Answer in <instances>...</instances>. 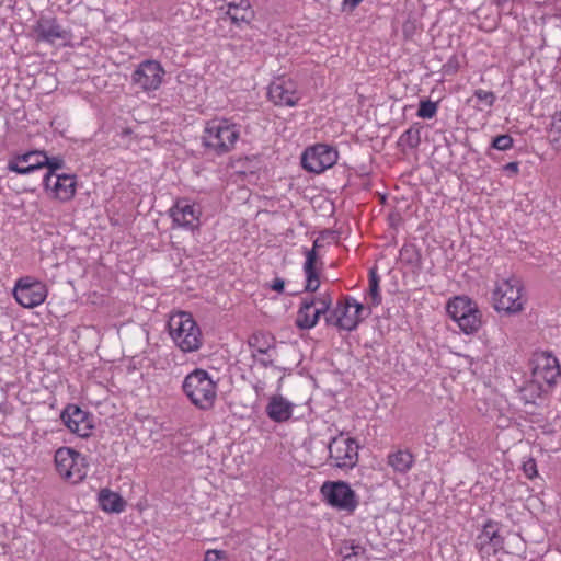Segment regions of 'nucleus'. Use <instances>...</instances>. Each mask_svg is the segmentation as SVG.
I'll list each match as a JSON object with an SVG mask.
<instances>
[{
  "instance_id": "obj_1",
  "label": "nucleus",
  "mask_w": 561,
  "mask_h": 561,
  "mask_svg": "<svg viewBox=\"0 0 561 561\" xmlns=\"http://www.w3.org/2000/svg\"><path fill=\"white\" fill-rule=\"evenodd\" d=\"M182 390L190 402L202 411L210 410L217 398V383L202 368H195L182 382Z\"/></svg>"
},
{
  "instance_id": "obj_2",
  "label": "nucleus",
  "mask_w": 561,
  "mask_h": 561,
  "mask_svg": "<svg viewBox=\"0 0 561 561\" xmlns=\"http://www.w3.org/2000/svg\"><path fill=\"white\" fill-rule=\"evenodd\" d=\"M240 137V128L228 119H213L205 126L202 144L217 156L230 152Z\"/></svg>"
},
{
  "instance_id": "obj_3",
  "label": "nucleus",
  "mask_w": 561,
  "mask_h": 561,
  "mask_svg": "<svg viewBox=\"0 0 561 561\" xmlns=\"http://www.w3.org/2000/svg\"><path fill=\"white\" fill-rule=\"evenodd\" d=\"M168 328L173 342L183 352H195L202 346V333L191 313L180 311L172 314Z\"/></svg>"
},
{
  "instance_id": "obj_4",
  "label": "nucleus",
  "mask_w": 561,
  "mask_h": 561,
  "mask_svg": "<svg viewBox=\"0 0 561 561\" xmlns=\"http://www.w3.org/2000/svg\"><path fill=\"white\" fill-rule=\"evenodd\" d=\"M522 289L517 278L503 280L496 286L492 295L494 309L507 316L520 312L524 309Z\"/></svg>"
},
{
  "instance_id": "obj_5",
  "label": "nucleus",
  "mask_w": 561,
  "mask_h": 561,
  "mask_svg": "<svg viewBox=\"0 0 561 561\" xmlns=\"http://www.w3.org/2000/svg\"><path fill=\"white\" fill-rule=\"evenodd\" d=\"M359 446L354 438H344L343 433L332 437L328 444L329 458L333 460V467L342 470H351L358 463Z\"/></svg>"
},
{
  "instance_id": "obj_6",
  "label": "nucleus",
  "mask_w": 561,
  "mask_h": 561,
  "mask_svg": "<svg viewBox=\"0 0 561 561\" xmlns=\"http://www.w3.org/2000/svg\"><path fill=\"white\" fill-rule=\"evenodd\" d=\"M321 493L329 505L340 511L353 513L358 506V496L345 481H325Z\"/></svg>"
},
{
  "instance_id": "obj_7",
  "label": "nucleus",
  "mask_w": 561,
  "mask_h": 561,
  "mask_svg": "<svg viewBox=\"0 0 561 561\" xmlns=\"http://www.w3.org/2000/svg\"><path fill=\"white\" fill-rule=\"evenodd\" d=\"M339 158L337 150L325 144H317L307 148L301 156V165L312 173H322L333 167Z\"/></svg>"
},
{
  "instance_id": "obj_8",
  "label": "nucleus",
  "mask_w": 561,
  "mask_h": 561,
  "mask_svg": "<svg viewBox=\"0 0 561 561\" xmlns=\"http://www.w3.org/2000/svg\"><path fill=\"white\" fill-rule=\"evenodd\" d=\"M13 296L22 307L34 308L45 301L47 287L43 282L33 277H21L15 283Z\"/></svg>"
},
{
  "instance_id": "obj_9",
  "label": "nucleus",
  "mask_w": 561,
  "mask_h": 561,
  "mask_svg": "<svg viewBox=\"0 0 561 561\" xmlns=\"http://www.w3.org/2000/svg\"><path fill=\"white\" fill-rule=\"evenodd\" d=\"M164 75L165 71L159 61L147 59L134 70L131 82L144 92L156 91L160 88Z\"/></svg>"
},
{
  "instance_id": "obj_10",
  "label": "nucleus",
  "mask_w": 561,
  "mask_h": 561,
  "mask_svg": "<svg viewBox=\"0 0 561 561\" xmlns=\"http://www.w3.org/2000/svg\"><path fill=\"white\" fill-rule=\"evenodd\" d=\"M501 524L488 519L480 534L477 536L474 546L482 558L495 556L504 548V537L500 534Z\"/></svg>"
},
{
  "instance_id": "obj_11",
  "label": "nucleus",
  "mask_w": 561,
  "mask_h": 561,
  "mask_svg": "<svg viewBox=\"0 0 561 561\" xmlns=\"http://www.w3.org/2000/svg\"><path fill=\"white\" fill-rule=\"evenodd\" d=\"M60 419L71 433L82 438L89 437L94 427L91 414L75 404H68Z\"/></svg>"
},
{
  "instance_id": "obj_12",
  "label": "nucleus",
  "mask_w": 561,
  "mask_h": 561,
  "mask_svg": "<svg viewBox=\"0 0 561 561\" xmlns=\"http://www.w3.org/2000/svg\"><path fill=\"white\" fill-rule=\"evenodd\" d=\"M32 33L36 42L51 45L69 37V32L58 23L55 16L50 15H41L32 26Z\"/></svg>"
},
{
  "instance_id": "obj_13",
  "label": "nucleus",
  "mask_w": 561,
  "mask_h": 561,
  "mask_svg": "<svg viewBox=\"0 0 561 561\" xmlns=\"http://www.w3.org/2000/svg\"><path fill=\"white\" fill-rule=\"evenodd\" d=\"M268 99L277 106H296L301 99V93L296 84L289 80L274 81L268 87Z\"/></svg>"
},
{
  "instance_id": "obj_14",
  "label": "nucleus",
  "mask_w": 561,
  "mask_h": 561,
  "mask_svg": "<svg viewBox=\"0 0 561 561\" xmlns=\"http://www.w3.org/2000/svg\"><path fill=\"white\" fill-rule=\"evenodd\" d=\"M170 216L174 225L193 231L199 226L201 209L186 199H179L170 209Z\"/></svg>"
},
{
  "instance_id": "obj_15",
  "label": "nucleus",
  "mask_w": 561,
  "mask_h": 561,
  "mask_svg": "<svg viewBox=\"0 0 561 561\" xmlns=\"http://www.w3.org/2000/svg\"><path fill=\"white\" fill-rule=\"evenodd\" d=\"M76 175L75 174H59L51 178L49 185H44L46 191H50L53 196L60 202H68L73 198L76 194Z\"/></svg>"
},
{
  "instance_id": "obj_16",
  "label": "nucleus",
  "mask_w": 561,
  "mask_h": 561,
  "mask_svg": "<svg viewBox=\"0 0 561 561\" xmlns=\"http://www.w3.org/2000/svg\"><path fill=\"white\" fill-rule=\"evenodd\" d=\"M43 151L33 150L16 156L8 162V170L19 174H30L42 170Z\"/></svg>"
},
{
  "instance_id": "obj_17",
  "label": "nucleus",
  "mask_w": 561,
  "mask_h": 561,
  "mask_svg": "<svg viewBox=\"0 0 561 561\" xmlns=\"http://www.w3.org/2000/svg\"><path fill=\"white\" fill-rule=\"evenodd\" d=\"M293 403L282 396H273L266 405V414L274 422H285L291 417Z\"/></svg>"
},
{
  "instance_id": "obj_18",
  "label": "nucleus",
  "mask_w": 561,
  "mask_h": 561,
  "mask_svg": "<svg viewBox=\"0 0 561 561\" xmlns=\"http://www.w3.org/2000/svg\"><path fill=\"white\" fill-rule=\"evenodd\" d=\"M316 307L314 300H304L299 307V310L297 312L296 318V325L301 330H309L313 328L320 318V312L316 311V309L312 311V308Z\"/></svg>"
},
{
  "instance_id": "obj_19",
  "label": "nucleus",
  "mask_w": 561,
  "mask_h": 561,
  "mask_svg": "<svg viewBox=\"0 0 561 561\" xmlns=\"http://www.w3.org/2000/svg\"><path fill=\"white\" fill-rule=\"evenodd\" d=\"M476 305L477 304L467 296H456L448 300L446 310L449 317L457 322L461 320L466 313L471 312V310L476 308Z\"/></svg>"
},
{
  "instance_id": "obj_20",
  "label": "nucleus",
  "mask_w": 561,
  "mask_h": 561,
  "mask_svg": "<svg viewBox=\"0 0 561 561\" xmlns=\"http://www.w3.org/2000/svg\"><path fill=\"white\" fill-rule=\"evenodd\" d=\"M340 307H346L348 310V318L351 322H356V328L358 324L368 318L371 314V308L370 306H364L363 304L358 302L355 298L351 296L344 297L342 300L339 301Z\"/></svg>"
},
{
  "instance_id": "obj_21",
  "label": "nucleus",
  "mask_w": 561,
  "mask_h": 561,
  "mask_svg": "<svg viewBox=\"0 0 561 561\" xmlns=\"http://www.w3.org/2000/svg\"><path fill=\"white\" fill-rule=\"evenodd\" d=\"M98 501L100 507L108 513H121L126 506L124 499L118 493L108 489H102L99 492Z\"/></svg>"
},
{
  "instance_id": "obj_22",
  "label": "nucleus",
  "mask_w": 561,
  "mask_h": 561,
  "mask_svg": "<svg viewBox=\"0 0 561 561\" xmlns=\"http://www.w3.org/2000/svg\"><path fill=\"white\" fill-rule=\"evenodd\" d=\"M324 320L328 325H335L341 330L353 331L356 329V322H351L346 307H340L339 304L332 311L324 314Z\"/></svg>"
},
{
  "instance_id": "obj_23",
  "label": "nucleus",
  "mask_w": 561,
  "mask_h": 561,
  "mask_svg": "<svg viewBox=\"0 0 561 561\" xmlns=\"http://www.w3.org/2000/svg\"><path fill=\"white\" fill-rule=\"evenodd\" d=\"M42 159V169H47V171L42 175V184L49 185L51 178L59 175L57 171L65 168V160L61 156L49 157L45 151H43Z\"/></svg>"
},
{
  "instance_id": "obj_24",
  "label": "nucleus",
  "mask_w": 561,
  "mask_h": 561,
  "mask_svg": "<svg viewBox=\"0 0 561 561\" xmlns=\"http://www.w3.org/2000/svg\"><path fill=\"white\" fill-rule=\"evenodd\" d=\"M76 451L77 450L69 447H61L57 449L55 454V463L57 471L62 478L67 480L70 477V471L72 468Z\"/></svg>"
},
{
  "instance_id": "obj_25",
  "label": "nucleus",
  "mask_w": 561,
  "mask_h": 561,
  "mask_svg": "<svg viewBox=\"0 0 561 561\" xmlns=\"http://www.w3.org/2000/svg\"><path fill=\"white\" fill-rule=\"evenodd\" d=\"M535 374L542 378L549 387L556 385L561 376L559 360L554 356H548L545 366L542 368L537 367Z\"/></svg>"
},
{
  "instance_id": "obj_26",
  "label": "nucleus",
  "mask_w": 561,
  "mask_h": 561,
  "mask_svg": "<svg viewBox=\"0 0 561 561\" xmlns=\"http://www.w3.org/2000/svg\"><path fill=\"white\" fill-rule=\"evenodd\" d=\"M414 462V457L409 450H398L388 456V465L392 467L396 472H408Z\"/></svg>"
},
{
  "instance_id": "obj_27",
  "label": "nucleus",
  "mask_w": 561,
  "mask_h": 561,
  "mask_svg": "<svg viewBox=\"0 0 561 561\" xmlns=\"http://www.w3.org/2000/svg\"><path fill=\"white\" fill-rule=\"evenodd\" d=\"M400 261L410 266L413 272H420L422 270V255L415 244H403L400 249Z\"/></svg>"
},
{
  "instance_id": "obj_28",
  "label": "nucleus",
  "mask_w": 561,
  "mask_h": 561,
  "mask_svg": "<svg viewBox=\"0 0 561 561\" xmlns=\"http://www.w3.org/2000/svg\"><path fill=\"white\" fill-rule=\"evenodd\" d=\"M482 313L479 310L478 306L471 310V312L466 313L461 320L457 321L459 329L466 334H473L479 331L482 324Z\"/></svg>"
},
{
  "instance_id": "obj_29",
  "label": "nucleus",
  "mask_w": 561,
  "mask_h": 561,
  "mask_svg": "<svg viewBox=\"0 0 561 561\" xmlns=\"http://www.w3.org/2000/svg\"><path fill=\"white\" fill-rule=\"evenodd\" d=\"M249 0H240L239 3L229 2L227 15L231 19V22L239 25L241 22H249Z\"/></svg>"
},
{
  "instance_id": "obj_30",
  "label": "nucleus",
  "mask_w": 561,
  "mask_h": 561,
  "mask_svg": "<svg viewBox=\"0 0 561 561\" xmlns=\"http://www.w3.org/2000/svg\"><path fill=\"white\" fill-rule=\"evenodd\" d=\"M379 283V275L377 274L375 268H371L369 271V287L367 293V298L369 300L368 306H370V308L379 306L382 301Z\"/></svg>"
},
{
  "instance_id": "obj_31",
  "label": "nucleus",
  "mask_w": 561,
  "mask_h": 561,
  "mask_svg": "<svg viewBox=\"0 0 561 561\" xmlns=\"http://www.w3.org/2000/svg\"><path fill=\"white\" fill-rule=\"evenodd\" d=\"M88 473V461L85 456L76 451L75 459L72 462V468L70 471V477L68 480H71L73 483H78L82 481Z\"/></svg>"
},
{
  "instance_id": "obj_32",
  "label": "nucleus",
  "mask_w": 561,
  "mask_h": 561,
  "mask_svg": "<svg viewBox=\"0 0 561 561\" xmlns=\"http://www.w3.org/2000/svg\"><path fill=\"white\" fill-rule=\"evenodd\" d=\"M249 346L252 350L253 357L256 354L267 355L268 351L274 348L275 345L264 334H253L249 339Z\"/></svg>"
},
{
  "instance_id": "obj_33",
  "label": "nucleus",
  "mask_w": 561,
  "mask_h": 561,
  "mask_svg": "<svg viewBox=\"0 0 561 561\" xmlns=\"http://www.w3.org/2000/svg\"><path fill=\"white\" fill-rule=\"evenodd\" d=\"M343 561H368L366 549L359 543L352 542L341 549Z\"/></svg>"
},
{
  "instance_id": "obj_34",
  "label": "nucleus",
  "mask_w": 561,
  "mask_h": 561,
  "mask_svg": "<svg viewBox=\"0 0 561 561\" xmlns=\"http://www.w3.org/2000/svg\"><path fill=\"white\" fill-rule=\"evenodd\" d=\"M421 142V127L411 126L399 138L398 145L415 149Z\"/></svg>"
},
{
  "instance_id": "obj_35",
  "label": "nucleus",
  "mask_w": 561,
  "mask_h": 561,
  "mask_svg": "<svg viewBox=\"0 0 561 561\" xmlns=\"http://www.w3.org/2000/svg\"><path fill=\"white\" fill-rule=\"evenodd\" d=\"M548 138L557 149H561V111L552 116Z\"/></svg>"
},
{
  "instance_id": "obj_36",
  "label": "nucleus",
  "mask_w": 561,
  "mask_h": 561,
  "mask_svg": "<svg viewBox=\"0 0 561 561\" xmlns=\"http://www.w3.org/2000/svg\"><path fill=\"white\" fill-rule=\"evenodd\" d=\"M437 103L431 100L420 101L416 115L424 119L433 118L437 113Z\"/></svg>"
},
{
  "instance_id": "obj_37",
  "label": "nucleus",
  "mask_w": 561,
  "mask_h": 561,
  "mask_svg": "<svg viewBox=\"0 0 561 561\" xmlns=\"http://www.w3.org/2000/svg\"><path fill=\"white\" fill-rule=\"evenodd\" d=\"M513 147V138L508 134L499 135L493 138L491 148L506 151Z\"/></svg>"
},
{
  "instance_id": "obj_38",
  "label": "nucleus",
  "mask_w": 561,
  "mask_h": 561,
  "mask_svg": "<svg viewBox=\"0 0 561 561\" xmlns=\"http://www.w3.org/2000/svg\"><path fill=\"white\" fill-rule=\"evenodd\" d=\"M305 255H306V261L304 264L305 274L316 272L317 271L316 263L318 261V253H317L316 249H310V250L307 249L305 251Z\"/></svg>"
},
{
  "instance_id": "obj_39",
  "label": "nucleus",
  "mask_w": 561,
  "mask_h": 561,
  "mask_svg": "<svg viewBox=\"0 0 561 561\" xmlns=\"http://www.w3.org/2000/svg\"><path fill=\"white\" fill-rule=\"evenodd\" d=\"M311 300L316 301L314 309H316V311L320 312V316L327 314L329 312L331 304H332V299H331L330 295L325 294V295L319 296L317 298H312Z\"/></svg>"
},
{
  "instance_id": "obj_40",
  "label": "nucleus",
  "mask_w": 561,
  "mask_h": 561,
  "mask_svg": "<svg viewBox=\"0 0 561 561\" xmlns=\"http://www.w3.org/2000/svg\"><path fill=\"white\" fill-rule=\"evenodd\" d=\"M319 286H320V279H319V274L317 271L306 274V286H305L306 291L314 293L319 288Z\"/></svg>"
},
{
  "instance_id": "obj_41",
  "label": "nucleus",
  "mask_w": 561,
  "mask_h": 561,
  "mask_svg": "<svg viewBox=\"0 0 561 561\" xmlns=\"http://www.w3.org/2000/svg\"><path fill=\"white\" fill-rule=\"evenodd\" d=\"M474 96L481 101L484 102L488 106H492L495 101V95L491 91H484V90H476Z\"/></svg>"
},
{
  "instance_id": "obj_42",
  "label": "nucleus",
  "mask_w": 561,
  "mask_h": 561,
  "mask_svg": "<svg viewBox=\"0 0 561 561\" xmlns=\"http://www.w3.org/2000/svg\"><path fill=\"white\" fill-rule=\"evenodd\" d=\"M523 471L527 478L534 479L538 474L535 459L530 458L525 461L523 463Z\"/></svg>"
},
{
  "instance_id": "obj_43",
  "label": "nucleus",
  "mask_w": 561,
  "mask_h": 561,
  "mask_svg": "<svg viewBox=\"0 0 561 561\" xmlns=\"http://www.w3.org/2000/svg\"><path fill=\"white\" fill-rule=\"evenodd\" d=\"M226 554L219 550L207 551L204 561H224Z\"/></svg>"
},
{
  "instance_id": "obj_44",
  "label": "nucleus",
  "mask_w": 561,
  "mask_h": 561,
  "mask_svg": "<svg viewBox=\"0 0 561 561\" xmlns=\"http://www.w3.org/2000/svg\"><path fill=\"white\" fill-rule=\"evenodd\" d=\"M363 0H343L342 2V11L344 12H352L355 10V8L358 7V4L362 2Z\"/></svg>"
},
{
  "instance_id": "obj_45",
  "label": "nucleus",
  "mask_w": 561,
  "mask_h": 561,
  "mask_svg": "<svg viewBox=\"0 0 561 561\" xmlns=\"http://www.w3.org/2000/svg\"><path fill=\"white\" fill-rule=\"evenodd\" d=\"M271 288L279 294L285 290V280L283 278L276 277L273 279L271 284Z\"/></svg>"
},
{
  "instance_id": "obj_46",
  "label": "nucleus",
  "mask_w": 561,
  "mask_h": 561,
  "mask_svg": "<svg viewBox=\"0 0 561 561\" xmlns=\"http://www.w3.org/2000/svg\"><path fill=\"white\" fill-rule=\"evenodd\" d=\"M503 170L511 175H516L519 171V163L516 161L508 162L505 165H503Z\"/></svg>"
},
{
  "instance_id": "obj_47",
  "label": "nucleus",
  "mask_w": 561,
  "mask_h": 561,
  "mask_svg": "<svg viewBox=\"0 0 561 561\" xmlns=\"http://www.w3.org/2000/svg\"><path fill=\"white\" fill-rule=\"evenodd\" d=\"M257 362L264 367L273 366V359L270 357L259 358Z\"/></svg>"
},
{
  "instance_id": "obj_48",
  "label": "nucleus",
  "mask_w": 561,
  "mask_h": 561,
  "mask_svg": "<svg viewBox=\"0 0 561 561\" xmlns=\"http://www.w3.org/2000/svg\"><path fill=\"white\" fill-rule=\"evenodd\" d=\"M319 247H320V245H319V240L317 239V240H314V242H313V248H312V249H316V250H317Z\"/></svg>"
},
{
  "instance_id": "obj_49",
  "label": "nucleus",
  "mask_w": 561,
  "mask_h": 561,
  "mask_svg": "<svg viewBox=\"0 0 561 561\" xmlns=\"http://www.w3.org/2000/svg\"><path fill=\"white\" fill-rule=\"evenodd\" d=\"M444 67H448V68H451L454 67V64H451V59L447 62V65H445Z\"/></svg>"
},
{
  "instance_id": "obj_50",
  "label": "nucleus",
  "mask_w": 561,
  "mask_h": 561,
  "mask_svg": "<svg viewBox=\"0 0 561 561\" xmlns=\"http://www.w3.org/2000/svg\"><path fill=\"white\" fill-rule=\"evenodd\" d=\"M444 67H448V68H451L454 67V64H451V59L447 62V65H445Z\"/></svg>"
}]
</instances>
